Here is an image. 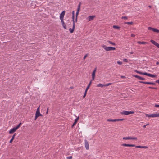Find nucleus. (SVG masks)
I'll return each instance as SVG.
<instances>
[{"label": "nucleus", "mask_w": 159, "mask_h": 159, "mask_svg": "<svg viewBox=\"0 0 159 159\" xmlns=\"http://www.w3.org/2000/svg\"><path fill=\"white\" fill-rule=\"evenodd\" d=\"M149 124H148L147 125H146V126H147V125H148Z\"/></svg>", "instance_id": "59"}, {"label": "nucleus", "mask_w": 159, "mask_h": 159, "mask_svg": "<svg viewBox=\"0 0 159 159\" xmlns=\"http://www.w3.org/2000/svg\"><path fill=\"white\" fill-rule=\"evenodd\" d=\"M148 88L149 89H157V88L153 87H148Z\"/></svg>", "instance_id": "37"}, {"label": "nucleus", "mask_w": 159, "mask_h": 159, "mask_svg": "<svg viewBox=\"0 0 159 159\" xmlns=\"http://www.w3.org/2000/svg\"><path fill=\"white\" fill-rule=\"evenodd\" d=\"M112 84V83H107L105 85H104L105 86H108L110 85H111Z\"/></svg>", "instance_id": "35"}, {"label": "nucleus", "mask_w": 159, "mask_h": 159, "mask_svg": "<svg viewBox=\"0 0 159 159\" xmlns=\"http://www.w3.org/2000/svg\"><path fill=\"white\" fill-rule=\"evenodd\" d=\"M148 74H149L148 73H147L146 72H144V73H142V75H147L148 76Z\"/></svg>", "instance_id": "32"}, {"label": "nucleus", "mask_w": 159, "mask_h": 159, "mask_svg": "<svg viewBox=\"0 0 159 159\" xmlns=\"http://www.w3.org/2000/svg\"><path fill=\"white\" fill-rule=\"evenodd\" d=\"M102 47L106 51H110L112 50H114L116 49L115 47H107L106 45H103Z\"/></svg>", "instance_id": "1"}, {"label": "nucleus", "mask_w": 159, "mask_h": 159, "mask_svg": "<svg viewBox=\"0 0 159 159\" xmlns=\"http://www.w3.org/2000/svg\"><path fill=\"white\" fill-rule=\"evenodd\" d=\"M66 158L67 159H71L72 158V157L71 156L67 157Z\"/></svg>", "instance_id": "40"}, {"label": "nucleus", "mask_w": 159, "mask_h": 159, "mask_svg": "<svg viewBox=\"0 0 159 159\" xmlns=\"http://www.w3.org/2000/svg\"><path fill=\"white\" fill-rule=\"evenodd\" d=\"M96 70H97V68H95L93 71H94L95 72H96Z\"/></svg>", "instance_id": "53"}, {"label": "nucleus", "mask_w": 159, "mask_h": 159, "mask_svg": "<svg viewBox=\"0 0 159 159\" xmlns=\"http://www.w3.org/2000/svg\"><path fill=\"white\" fill-rule=\"evenodd\" d=\"M17 129H18L16 127H15L10 130L9 133L10 134L13 133L15 132Z\"/></svg>", "instance_id": "10"}, {"label": "nucleus", "mask_w": 159, "mask_h": 159, "mask_svg": "<svg viewBox=\"0 0 159 159\" xmlns=\"http://www.w3.org/2000/svg\"><path fill=\"white\" fill-rule=\"evenodd\" d=\"M40 106L37 109L35 113L36 115H37L39 116H42V115L40 114V109H39Z\"/></svg>", "instance_id": "9"}, {"label": "nucleus", "mask_w": 159, "mask_h": 159, "mask_svg": "<svg viewBox=\"0 0 159 159\" xmlns=\"http://www.w3.org/2000/svg\"><path fill=\"white\" fill-rule=\"evenodd\" d=\"M87 91H85V93H84V94L83 96V97L84 98H85V97L86 96V93H87Z\"/></svg>", "instance_id": "42"}, {"label": "nucleus", "mask_w": 159, "mask_h": 159, "mask_svg": "<svg viewBox=\"0 0 159 159\" xmlns=\"http://www.w3.org/2000/svg\"><path fill=\"white\" fill-rule=\"evenodd\" d=\"M123 61H124V62H128V60L126 59V58H124L123 59Z\"/></svg>", "instance_id": "38"}, {"label": "nucleus", "mask_w": 159, "mask_h": 159, "mask_svg": "<svg viewBox=\"0 0 159 159\" xmlns=\"http://www.w3.org/2000/svg\"><path fill=\"white\" fill-rule=\"evenodd\" d=\"M61 22L62 23V24L63 27L64 29H66V25H65V23L63 21V20H61Z\"/></svg>", "instance_id": "14"}, {"label": "nucleus", "mask_w": 159, "mask_h": 159, "mask_svg": "<svg viewBox=\"0 0 159 159\" xmlns=\"http://www.w3.org/2000/svg\"><path fill=\"white\" fill-rule=\"evenodd\" d=\"M123 139L124 140L132 139L136 140H137V137H123Z\"/></svg>", "instance_id": "3"}, {"label": "nucleus", "mask_w": 159, "mask_h": 159, "mask_svg": "<svg viewBox=\"0 0 159 159\" xmlns=\"http://www.w3.org/2000/svg\"><path fill=\"white\" fill-rule=\"evenodd\" d=\"M79 117L78 116V117H77L76 118L75 120V121L74 122L77 123V121H78V120H79Z\"/></svg>", "instance_id": "34"}, {"label": "nucleus", "mask_w": 159, "mask_h": 159, "mask_svg": "<svg viewBox=\"0 0 159 159\" xmlns=\"http://www.w3.org/2000/svg\"><path fill=\"white\" fill-rule=\"evenodd\" d=\"M125 24H133V22H126L125 23Z\"/></svg>", "instance_id": "33"}, {"label": "nucleus", "mask_w": 159, "mask_h": 159, "mask_svg": "<svg viewBox=\"0 0 159 159\" xmlns=\"http://www.w3.org/2000/svg\"><path fill=\"white\" fill-rule=\"evenodd\" d=\"M122 145L123 146H127L130 147V144H126L125 143L122 144Z\"/></svg>", "instance_id": "24"}, {"label": "nucleus", "mask_w": 159, "mask_h": 159, "mask_svg": "<svg viewBox=\"0 0 159 159\" xmlns=\"http://www.w3.org/2000/svg\"><path fill=\"white\" fill-rule=\"evenodd\" d=\"M150 42L154 45H155L156 46L158 44V43H157L156 42H155V41H154V40H150Z\"/></svg>", "instance_id": "15"}, {"label": "nucleus", "mask_w": 159, "mask_h": 159, "mask_svg": "<svg viewBox=\"0 0 159 159\" xmlns=\"http://www.w3.org/2000/svg\"><path fill=\"white\" fill-rule=\"evenodd\" d=\"M72 19L73 22L74 21V11H72Z\"/></svg>", "instance_id": "27"}, {"label": "nucleus", "mask_w": 159, "mask_h": 159, "mask_svg": "<svg viewBox=\"0 0 159 159\" xmlns=\"http://www.w3.org/2000/svg\"><path fill=\"white\" fill-rule=\"evenodd\" d=\"M91 83H92V80L90 82L88 85L87 86L85 89V91H88V89L89 88Z\"/></svg>", "instance_id": "17"}, {"label": "nucleus", "mask_w": 159, "mask_h": 159, "mask_svg": "<svg viewBox=\"0 0 159 159\" xmlns=\"http://www.w3.org/2000/svg\"><path fill=\"white\" fill-rule=\"evenodd\" d=\"M21 123H20L17 125L16 126L17 129H18L20 127V126L21 125Z\"/></svg>", "instance_id": "29"}, {"label": "nucleus", "mask_w": 159, "mask_h": 159, "mask_svg": "<svg viewBox=\"0 0 159 159\" xmlns=\"http://www.w3.org/2000/svg\"><path fill=\"white\" fill-rule=\"evenodd\" d=\"M147 84H151L152 85H155V84L154 83L152 82H147V83H146Z\"/></svg>", "instance_id": "20"}, {"label": "nucleus", "mask_w": 159, "mask_h": 159, "mask_svg": "<svg viewBox=\"0 0 159 159\" xmlns=\"http://www.w3.org/2000/svg\"><path fill=\"white\" fill-rule=\"evenodd\" d=\"M48 108L46 112V113L48 114Z\"/></svg>", "instance_id": "52"}, {"label": "nucleus", "mask_w": 159, "mask_h": 159, "mask_svg": "<svg viewBox=\"0 0 159 159\" xmlns=\"http://www.w3.org/2000/svg\"><path fill=\"white\" fill-rule=\"evenodd\" d=\"M149 7H150V8L151 7L150 6H149Z\"/></svg>", "instance_id": "60"}, {"label": "nucleus", "mask_w": 159, "mask_h": 159, "mask_svg": "<svg viewBox=\"0 0 159 159\" xmlns=\"http://www.w3.org/2000/svg\"><path fill=\"white\" fill-rule=\"evenodd\" d=\"M124 120V119H116V121H122Z\"/></svg>", "instance_id": "36"}, {"label": "nucleus", "mask_w": 159, "mask_h": 159, "mask_svg": "<svg viewBox=\"0 0 159 159\" xmlns=\"http://www.w3.org/2000/svg\"><path fill=\"white\" fill-rule=\"evenodd\" d=\"M84 141H85V148L87 150H88L89 149V146L88 142L86 140H85Z\"/></svg>", "instance_id": "8"}, {"label": "nucleus", "mask_w": 159, "mask_h": 159, "mask_svg": "<svg viewBox=\"0 0 159 159\" xmlns=\"http://www.w3.org/2000/svg\"><path fill=\"white\" fill-rule=\"evenodd\" d=\"M117 63L119 65H121L122 63V62L119 61L117 62Z\"/></svg>", "instance_id": "39"}, {"label": "nucleus", "mask_w": 159, "mask_h": 159, "mask_svg": "<svg viewBox=\"0 0 159 159\" xmlns=\"http://www.w3.org/2000/svg\"><path fill=\"white\" fill-rule=\"evenodd\" d=\"M139 82L140 83H142L147 84L146 83H147V82L139 81Z\"/></svg>", "instance_id": "41"}, {"label": "nucleus", "mask_w": 159, "mask_h": 159, "mask_svg": "<svg viewBox=\"0 0 159 159\" xmlns=\"http://www.w3.org/2000/svg\"><path fill=\"white\" fill-rule=\"evenodd\" d=\"M65 14V11H64L60 14V19L61 20H63L64 15Z\"/></svg>", "instance_id": "5"}, {"label": "nucleus", "mask_w": 159, "mask_h": 159, "mask_svg": "<svg viewBox=\"0 0 159 159\" xmlns=\"http://www.w3.org/2000/svg\"><path fill=\"white\" fill-rule=\"evenodd\" d=\"M156 64L157 65H158V64H159V62H157L156 63Z\"/></svg>", "instance_id": "57"}, {"label": "nucleus", "mask_w": 159, "mask_h": 159, "mask_svg": "<svg viewBox=\"0 0 159 159\" xmlns=\"http://www.w3.org/2000/svg\"><path fill=\"white\" fill-rule=\"evenodd\" d=\"M146 125H144L143 126V127L144 128H146Z\"/></svg>", "instance_id": "56"}, {"label": "nucleus", "mask_w": 159, "mask_h": 159, "mask_svg": "<svg viewBox=\"0 0 159 159\" xmlns=\"http://www.w3.org/2000/svg\"><path fill=\"white\" fill-rule=\"evenodd\" d=\"M146 116L148 117H152L154 118V115L153 114H146L145 115Z\"/></svg>", "instance_id": "16"}, {"label": "nucleus", "mask_w": 159, "mask_h": 159, "mask_svg": "<svg viewBox=\"0 0 159 159\" xmlns=\"http://www.w3.org/2000/svg\"><path fill=\"white\" fill-rule=\"evenodd\" d=\"M81 5V3H80L78 5V7H79L80 8Z\"/></svg>", "instance_id": "51"}, {"label": "nucleus", "mask_w": 159, "mask_h": 159, "mask_svg": "<svg viewBox=\"0 0 159 159\" xmlns=\"http://www.w3.org/2000/svg\"><path fill=\"white\" fill-rule=\"evenodd\" d=\"M113 27L114 28L117 29H119L120 28V27L117 26L116 25H113Z\"/></svg>", "instance_id": "30"}, {"label": "nucleus", "mask_w": 159, "mask_h": 159, "mask_svg": "<svg viewBox=\"0 0 159 159\" xmlns=\"http://www.w3.org/2000/svg\"><path fill=\"white\" fill-rule=\"evenodd\" d=\"M148 29L149 30H152L154 32H156L157 33H159V30L155 28H152L151 27H148Z\"/></svg>", "instance_id": "4"}, {"label": "nucleus", "mask_w": 159, "mask_h": 159, "mask_svg": "<svg viewBox=\"0 0 159 159\" xmlns=\"http://www.w3.org/2000/svg\"><path fill=\"white\" fill-rule=\"evenodd\" d=\"M131 36L132 37H134L135 36V35L134 34H131Z\"/></svg>", "instance_id": "50"}, {"label": "nucleus", "mask_w": 159, "mask_h": 159, "mask_svg": "<svg viewBox=\"0 0 159 159\" xmlns=\"http://www.w3.org/2000/svg\"><path fill=\"white\" fill-rule=\"evenodd\" d=\"M97 87H105V85H104L102 84H98L97 85Z\"/></svg>", "instance_id": "21"}, {"label": "nucleus", "mask_w": 159, "mask_h": 159, "mask_svg": "<svg viewBox=\"0 0 159 159\" xmlns=\"http://www.w3.org/2000/svg\"><path fill=\"white\" fill-rule=\"evenodd\" d=\"M134 71L135 72H136V73H139V74H142V72H141L138 71V70H134Z\"/></svg>", "instance_id": "28"}, {"label": "nucleus", "mask_w": 159, "mask_h": 159, "mask_svg": "<svg viewBox=\"0 0 159 159\" xmlns=\"http://www.w3.org/2000/svg\"><path fill=\"white\" fill-rule=\"evenodd\" d=\"M121 18L127 19H128V17L127 16H122V17Z\"/></svg>", "instance_id": "43"}, {"label": "nucleus", "mask_w": 159, "mask_h": 159, "mask_svg": "<svg viewBox=\"0 0 159 159\" xmlns=\"http://www.w3.org/2000/svg\"><path fill=\"white\" fill-rule=\"evenodd\" d=\"M136 146H135V145L134 144H130V147H135Z\"/></svg>", "instance_id": "49"}, {"label": "nucleus", "mask_w": 159, "mask_h": 159, "mask_svg": "<svg viewBox=\"0 0 159 159\" xmlns=\"http://www.w3.org/2000/svg\"><path fill=\"white\" fill-rule=\"evenodd\" d=\"M95 73L94 71H93L92 74V80H94L95 79Z\"/></svg>", "instance_id": "13"}, {"label": "nucleus", "mask_w": 159, "mask_h": 159, "mask_svg": "<svg viewBox=\"0 0 159 159\" xmlns=\"http://www.w3.org/2000/svg\"><path fill=\"white\" fill-rule=\"evenodd\" d=\"M154 115V118L156 117H159V113H156L153 114Z\"/></svg>", "instance_id": "26"}, {"label": "nucleus", "mask_w": 159, "mask_h": 159, "mask_svg": "<svg viewBox=\"0 0 159 159\" xmlns=\"http://www.w3.org/2000/svg\"><path fill=\"white\" fill-rule=\"evenodd\" d=\"M16 133L14 134V135L12 136V138H11V139H10V143H11L12 141H13V139H14V138H15V137L16 135Z\"/></svg>", "instance_id": "18"}, {"label": "nucleus", "mask_w": 159, "mask_h": 159, "mask_svg": "<svg viewBox=\"0 0 159 159\" xmlns=\"http://www.w3.org/2000/svg\"><path fill=\"white\" fill-rule=\"evenodd\" d=\"M75 28V21L73 22V25L72 28H70L69 29V31L70 32L72 33L73 32Z\"/></svg>", "instance_id": "7"}, {"label": "nucleus", "mask_w": 159, "mask_h": 159, "mask_svg": "<svg viewBox=\"0 0 159 159\" xmlns=\"http://www.w3.org/2000/svg\"><path fill=\"white\" fill-rule=\"evenodd\" d=\"M137 43L139 44H145L147 43L146 42H141L140 41H138L137 42Z\"/></svg>", "instance_id": "25"}, {"label": "nucleus", "mask_w": 159, "mask_h": 159, "mask_svg": "<svg viewBox=\"0 0 159 159\" xmlns=\"http://www.w3.org/2000/svg\"><path fill=\"white\" fill-rule=\"evenodd\" d=\"M157 48H159V44L158 43L156 46Z\"/></svg>", "instance_id": "55"}, {"label": "nucleus", "mask_w": 159, "mask_h": 159, "mask_svg": "<svg viewBox=\"0 0 159 159\" xmlns=\"http://www.w3.org/2000/svg\"><path fill=\"white\" fill-rule=\"evenodd\" d=\"M135 148H148V147L146 146H135Z\"/></svg>", "instance_id": "12"}, {"label": "nucleus", "mask_w": 159, "mask_h": 159, "mask_svg": "<svg viewBox=\"0 0 159 159\" xmlns=\"http://www.w3.org/2000/svg\"><path fill=\"white\" fill-rule=\"evenodd\" d=\"M134 113V112L133 111H124L120 113L121 114L124 115H128L130 114H133Z\"/></svg>", "instance_id": "2"}, {"label": "nucleus", "mask_w": 159, "mask_h": 159, "mask_svg": "<svg viewBox=\"0 0 159 159\" xmlns=\"http://www.w3.org/2000/svg\"><path fill=\"white\" fill-rule=\"evenodd\" d=\"M107 121H111L112 122H114L116 121V119H107Z\"/></svg>", "instance_id": "23"}, {"label": "nucleus", "mask_w": 159, "mask_h": 159, "mask_svg": "<svg viewBox=\"0 0 159 159\" xmlns=\"http://www.w3.org/2000/svg\"><path fill=\"white\" fill-rule=\"evenodd\" d=\"M134 76L139 80H145V79L144 78H142L140 76H139L136 75H134Z\"/></svg>", "instance_id": "11"}, {"label": "nucleus", "mask_w": 159, "mask_h": 159, "mask_svg": "<svg viewBox=\"0 0 159 159\" xmlns=\"http://www.w3.org/2000/svg\"><path fill=\"white\" fill-rule=\"evenodd\" d=\"M107 42L110 44H111L113 46H115L116 45V44L112 42L109 40H108L107 41Z\"/></svg>", "instance_id": "22"}, {"label": "nucleus", "mask_w": 159, "mask_h": 159, "mask_svg": "<svg viewBox=\"0 0 159 159\" xmlns=\"http://www.w3.org/2000/svg\"><path fill=\"white\" fill-rule=\"evenodd\" d=\"M95 17V16L94 15L90 16L87 17V19L89 21H90L92 20Z\"/></svg>", "instance_id": "6"}, {"label": "nucleus", "mask_w": 159, "mask_h": 159, "mask_svg": "<svg viewBox=\"0 0 159 159\" xmlns=\"http://www.w3.org/2000/svg\"><path fill=\"white\" fill-rule=\"evenodd\" d=\"M79 12L77 11L76 12V21H77V17L78 14L79 13Z\"/></svg>", "instance_id": "31"}, {"label": "nucleus", "mask_w": 159, "mask_h": 159, "mask_svg": "<svg viewBox=\"0 0 159 159\" xmlns=\"http://www.w3.org/2000/svg\"><path fill=\"white\" fill-rule=\"evenodd\" d=\"M154 107H156V108L159 107V105H158V104H155V105Z\"/></svg>", "instance_id": "46"}, {"label": "nucleus", "mask_w": 159, "mask_h": 159, "mask_svg": "<svg viewBox=\"0 0 159 159\" xmlns=\"http://www.w3.org/2000/svg\"><path fill=\"white\" fill-rule=\"evenodd\" d=\"M156 82V83H158L159 84V80H157Z\"/></svg>", "instance_id": "54"}, {"label": "nucleus", "mask_w": 159, "mask_h": 159, "mask_svg": "<svg viewBox=\"0 0 159 159\" xmlns=\"http://www.w3.org/2000/svg\"><path fill=\"white\" fill-rule=\"evenodd\" d=\"M148 76H149L151 77L154 78L156 77V75H154L153 74H150L149 73Z\"/></svg>", "instance_id": "19"}, {"label": "nucleus", "mask_w": 159, "mask_h": 159, "mask_svg": "<svg viewBox=\"0 0 159 159\" xmlns=\"http://www.w3.org/2000/svg\"><path fill=\"white\" fill-rule=\"evenodd\" d=\"M87 56H88L87 54H86V55H85L83 59L84 60L87 57Z\"/></svg>", "instance_id": "44"}, {"label": "nucleus", "mask_w": 159, "mask_h": 159, "mask_svg": "<svg viewBox=\"0 0 159 159\" xmlns=\"http://www.w3.org/2000/svg\"><path fill=\"white\" fill-rule=\"evenodd\" d=\"M125 76H121V78H125Z\"/></svg>", "instance_id": "58"}, {"label": "nucleus", "mask_w": 159, "mask_h": 159, "mask_svg": "<svg viewBox=\"0 0 159 159\" xmlns=\"http://www.w3.org/2000/svg\"><path fill=\"white\" fill-rule=\"evenodd\" d=\"M80 7H77V11H78L79 12L80 10Z\"/></svg>", "instance_id": "47"}, {"label": "nucleus", "mask_w": 159, "mask_h": 159, "mask_svg": "<svg viewBox=\"0 0 159 159\" xmlns=\"http://www.w3.org/2000/svg\"><path fill=\"white\" fill-rule=\"evenodd\" d=\"M39 116H38V115H35V120H36V119H37V118L39 117Z\"/></svg>", "instance_id": "45"}, {"label": "nucleus", "mask_w": 159, "mask_h": 159, "mask_svg": "<svg viewBox=\"0 0 159 159\" xmlns=\"http://www.w3.org/2000/svg\"><path fill=\"white\" fill-rule=\"evenodd\" d=\"M76 123L74 122V123H73V125H72V127H73L75 125H76Z\"/></svg>", "instance_id": "48"}]
</instances>
